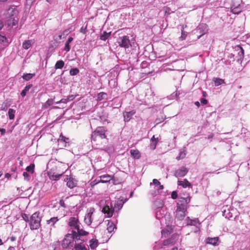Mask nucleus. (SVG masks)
<instances>
[{
    "label": "nucleus",
    "instance_id": "32",
    "mask_svg": "<svg viewBox=\"0 0 250 250\" xmlns=\"http://www.w3.org/2000/svg\"><path fill=\"white\" fill-rule=\"evenodd\" d=\"M235 48L236 50L238 52V55L240 57H243L244 56V51L242 47L240 46H237Z\"/></svg>",
    "mask_w": 250,
    "mask_h": 250
},
{
    "label": "nucleus",
    "instance_id": "38",
    "mask_svg": "<svg viewBox=\"0 0 250 250\" xmlns=\"http://www.w3.org/2000/svg\"><path fill=\"white\" fill-rule=\"evenodd\" d=\"M34 167L35 166L34 164H31L30 166L26 167V170L29 172L33 173L34 172Z\"/></svg>",
    "mask_w": 250,
    "mask_h": 250
},
{
    "label": "nucleus",
    "instance_id": "5",
    "mask_svg": "<svg viewBox=\"0 0 250 250\" xmlns=\"http://www.w3.org/2000/svg\"><path fill=\"white\" fill-rule=\"evenodd\" d=\"M72 233L73 235H75V242H83L84 240L81 237L86 235L88 233L87 231L81 229L80 226L76 230H72Z\"/></svg>",
    "mask_w": 250,
    "mask_h": 250
},
{
    "label": "nucleus",
    "instance_id": "54",
    "mask_svg": "<svg viewBox=\"0 0 250 250\" xmlns=\"http://www.w3.org/2000/svg\"><path fill=\"white\" fill-rule=\"evenodd\" d=\"M70 100V99H69V98H66V99L63 98L60 101V102H62V103L66 104Z\"/></svg>",
    "mask_w": 250,
    "mask_h": 250
},
{
    "label": "nucleus",
    "instance_id": "10",
    "mask_svg": "<svg viewBox=\"0 0 250 250\" xmlns=\"http://www.w3.org/2000/svg\"><path fill=\"white\" fill-rule=\"evenodd\" d=\"M178 239V235L177 234H173L172 235V236L169 238L167 239L166 240H165L163 242V245L164 246H172L174 245Z\"/></svg>",
    "mask_w": 250,
    "mask_h": 250
},
{
    "label": "nucleus",
    "instance_id": "31",
    "mask_svg": "<svg viewBox=\"0 0 250 250\" xmlns=\"http://www.w3.org/2000/svg\"><path fill=\"white\" fill-rule=\"evenodd\" d=\"M32 86V84H29L26 85L24 88L21 91V94L22 97H24L26 94V92L30 89V88Z\"/></svg>",
    "mask_w": 250,
    "mask_h": 250
},
{
    "label": "nucleus",
    "instance_id": "47",
    "mask_svg": "<svg viewBox=\"0 0 250 250\" xmlns=\"http://www.w3.org/2000/svg\"><path fill=\"white\" fill-rule=\"evenodd\" d=\"M84 221L87 225H90L92 223V220H90L88 218H87L85 216L84 217Z\"/></svg>",
    "mask_w": 250,
    "mask_h": 250
},
{
    "label": "nucleus",
    "instance_id": "16",
    "mask_svg": "<svg viewBox=\"0 0 250 250\" xmlns=\"http://www.w3.org/2000/svg\"><path fill=\"white\" fill-rule=\"evenodd\" d=\"M218 240V238L217 237L214 238L208 237L206 239V243L207 244H209L213 246H215L217 244Z\"/></svg>",
    "mask_w": 250,
    "mask_h": 250
},
{
    "label": "nucleus",
    "instance_id": "34",
    "mask_svg": "<svg viewBox=\"0 0 250 250\" xmlns=\"http://www.w3.org/2000/svg\"><path fill=\"white\" fill-rule=\"evenodd\" d=\"M53 100L52 99H49L43 104V107L44 108H47L49 106L53 104Z\"/></svg>",
    "mask_w": 250,
    "mask_h": 250
},
{
    "label": "nucleus",
    "instance_id": "37",
    "mask_svg": "<svg viewBox=\"0 0 250 250\" xmlns=\"http://www.w3.org/2000/svg\"><path fill=\"white\" fill-rule=\"evenodd\" d=\"M58 220L59 219H58L57 217H53L51 218L49 220H47V223L48 224H51L52 226H54L55 223L57 222Z\"/></svg>",
    "mask_w": 250,
    "mask_h": 250
},
{
    "label": "nucleus",
    "instance_id": "39",
    "mask_svg": "<svg viewBox=\"0 0 250 250\" xmlns=\"http://www.w3.org/2000/svg\"><path fill=\"white\" fill-rule=\"evenodd\" d=\"M66 137L62 136V135H61L60 136V138L59 139H58V143H59V145L61 146H62V145L64 143V142H65V139L64 138H65Z\"/></svg>",
    "mask_w": 250,
    "mask_h": 250
},
{
    "label": "nucleus",
    "instance_id": "58",
    "mask_svg": "<svg viewBox=\"0 0 250 250\" xmlns=\"http://www.w3.org/2000/svg\"><path fill=\"white\" fill-rule=\"evenodd\" d=\"M0 132H1V135H3L5 133V129L0 128Z\"/></svg>",
    "mask_w": 250,
    "mask_h": 250
},
{
    "label": "nucleus",
    "instance_id": "14",
    "mask_svg": "<svg viewBox=\"0 0 250 250\" xmlns=\"http://www.w3.org/2000/svg\"><path fill=\"white\" fill-rule=\"evenodd\" d=\"M83 242H75L74 248L73 250H89L86 248L84 245L82 244Z\"/></svg>",
    "mask_w": 250,
    "mask_h": 250
},
{
    "label": "nucleus",
    "instance_id": "30",
    "mask_svg": "<svg viewBox=\"0 0 250 250\" xmlns=\"http://www.w3.org/2000/svg\"><path fill=\"white\" fill-rule=\"evenodd\" d=\"M111 34V32H106L104 31L103 33L100 36V39L103 41H105Z\"/></svg>",
    "mask_w": 250,
    "mask_h": 250
},
{
    "label": "nucleus",
    "instance_id": "2",
    "mask_svg": "<svg viewBox=\"0 0 250 250\" xmlns=\"http://www.w3.org/2000/svg\"><path fill=\"white\" fill-rule=\"evenodd\" d=\"M124 203H122L121 201H117L114 203V208H113L112 205L111 203V207L108 204H106L102 209V212L107 214V217H110L113 215V212L114 211H118L123 207Z\"/></svg>",
    "mask_w": 250,
    "mask_h": 250
},
{
    "label": "nucleus",
    "instance_id": "26",
    "mask_svg": "<svg viewBox=\"0 0 250 250\" xmlns=\"http://www.w3.org/2000/svg\"><path fill=\"white\" fill-rule=\"evenodd\" d=\"M32 43L33 42L32 40L25 41L22 43V47L25 49H28L31 47Z\"/></svg>",
    "mask_w": 250,
    "mask_h": 250
},
{
    "label": "nucleus",
    "instance_id": "49",
    "mask_svg": "<svg viewBox=\"0 0 250 250\" xmlns=\"http://www.w3.org/2000/svg\"><path fill=\"white\" fill-rule=\"evenodd\" d=\"M8 11L9 12L11 11V16H14L17 13V10L16 9H15V8H10V9H9Z\"/></svg>",
    "mask_w": 250,
    "mask_h": 250
},
{
    "label": "nucleus",
    "instance_id": "12",
    "mask_svg": "<svg viewBox=\"0 0 250 250\" xmlns=\"http://www.w3.org/2000/svg\"><path fill=\"white\" fill-rule=\"evenodd\" d=\"M187 210H183V209H181L179 208H177L176 211L175 218H177L179 220H183L186 216L185 212Z\"/></svg>",
    "mask_w": 250,
    "mask_h": 250
},
{
    "label": "nucleus",
    "instance_id": "61",
    "mask_svg": "<svg viewBox=\"0 0 250 250\" xmlns=\"http://www.w3.org/2000/svg\"><path fill=\"white\" fill-rule=\"evenodd\" d=\"M11 176V174H10L9 173H6L5 174V177L8 178H9Z\"/></svg>",
    "mask_w": 250,
    "mask_h": 250
},
{
    "label": "nucleus",
    "instance_id": "1",
    "mask_svg": "<svg viewBox=\"0 0 250 250\" xmlns=\"http://www.w3.org/2000/svg\"><path fill=\"white\" fill-rule=\"evenodd\" d=\"M105 129L103 126L97 127L96 130L91 134V142L92 146L96 149H103L102 146L103 142L102 140L106 138L105 135Z\"/></svg>",
    "mask_w": 250,
    "mask_h": 250
},
{
    "label": "nucleus",
    "instance_id": "29",
    "mask_svg": "<svg viewBox=\"0 0 250 250\" xmlns=\"http://www.w3.org/2000/svg\"><path fill=\"white\" fill-rule=\"evenodd\" d=\"M35 75V73H26L24 74L22 76V78L25 81H29L31 79L33 78V76Z\"/></svg>",
    "mask_w": 250,
    "mask_h": 250
},
{
    "label": "nucleus",
    "instance_id": "40",
    "mask_svg": "<svg viewBox=\"0 0 250 250\" xmlns=\"http://www.w3.org/2000/svg\"><path fill=\"white\" fill-rule=\"evenodd\" d=\"M224 83V80L223 79H221L216 78L214 80V83H215V85L216 86H218Z\"/></svg>",
    "mask_w": 250,
    "mask_h": 250
},
{
    "label": "nucleus",
    "instance_id": "35",
    "mask_svg": "<svg viewBox=\"0 0 250 250\" xmlns=\"http://www.w3.org/2000/svg\"><path fill=\"white\" fill-rule=\"evenodd\" d=\"M15 110L12 109V108H10L8 110V116H9V118L10 120H12L14 118V117H15Z\"/></svg>",
    "mask_w": 250,
    "mask_h": 250
},
{
    "label": "nucleus",
    "instance_id": "50",
    "mask_svg": "<svg viewBox=\"0 0 250 250\" xmlns=\"http://www.w3.org/2000/svg\"><path fill=\"white\" fill-rule=\"evenodd\" d=\"M6 41L7 39L5 37L0 35V43L5 42H6Z\"/></svg>",
    "mask_w": 250,
    "mask_h": 250
},
{
    "label": "nucleus",
    "instance_id": "23",
    "mask_svg": "<svg viewBox=\"0 0 250 250\" xmlns=\"http://www.w3.org/2000/svg\"><path fill=\"white\" fill-rule=\"evenodd\" d=\"M134 112L130 111V112H126L124 113V117L125 119V122H128L131 119V116L134 114Z\"/></svg>",
    "mask_w": 250,
    "mask_h": 250
},
{
    "label": "nucleus",
    "instance_id": "36",
    "mask_svg": "<svg viewBox=\"0 0 250 250\" xmlns=\"http://www.w3.org/2000/svg\"><path fill=\"white\" fill-rule=\"evenodd\" d=\"M69 73L71 76H75L79 73V70L77 68H71Z\"/></svg>",
    "mask_w": 250,
    "mask_h": 250
},
{
    "label": "nucleus",
    "instance_id": "13",
    "mask_svg": "<svg viewBox=\"0 0 250 250\" xmlns=\"http://www.w3.org/2000/svg\"><path fill=\"white\" fill-rule=\"evenodd\" d=\"M242 9V6L239 4L236 5L234 3H233L231 7V11L235 14H239Z\"/></svg>",
    "mask_w": 250,
    "mask_h": 250
},
{
    "label": "nucleus",
    "instance_id": "15",
    "mask_svg": "<svg viewBox=\"0 0 250 250\" xmlns=\"http://www.w3.org/2000/svg\"><path fill=\"white\" fill-rule=\"evenodd\" d=\"M186 147H183L180 150L179 155L178 157H176V159L177 160H179L180 159H184L186 156Z\"/></svg>",
    "mask_w": 250,
    "mask_h": 250
},
{
    "label": "nucleus",
    "instance_id": "18",
    "mask_svg": "<svg viewBox=\"0 0 250 250\" xmlns=\"http://www.w3.org/2000/svg\"><path fill=\"white\" fill-rule=\"evenodd\" d=\"M130 152L134 158L139 159L141 157V153L138 150L131 149Z\"/></svg>",
    "mask_w": 250,
    "mask_h": 250
},
{
    "label": "nucleus",
    "instance_id": "45",
    "mask_svg": "<svg viewBox=\"0 0 250 250\" xmlns=\"http://www.w3.org/2000/svg\"><path fill=\"white\" fill-rule=\"evenodd\" d=\"M64 139L65 141L64 142L62 145V146L67 147L69 146V139L68 138L66 137L65 138H64Z\"/></svg>",
    "mask_w": 250,
    "mask_h": 250
},
{
    "label": "nucleus",
    "instance_id": "59",
    "mask_svg": "<svg viewBox=\"0 0 250 250\" xmlns=\"http://www.w3.org/2000/svg\"><path fill=\"white\" fill-rule=\"evenodd\" d=\"M160 214V211H157L156 212V218H160V217L159 216V214Z\"/></svg>",
    "mask_w": 250,
    "mask_h": 250
},
{
    "label": "nucleus",
    "instance_id": "53",
    "mask_svg": "<svg viewBox=\"0 0 250 250\" xmlns=\"http://www.w3.org/2000/svg\"><path fill=\"white\" fill-rule=\"evenodd\" d=\"M177 197V194L176 191H173L171 193V198L173 199H176Z\"/></svg>",
    "mask_w": 250,
    "mask_h": 250
},
{
    "label": "nucleus",
    "instance_id": "3",
    "mask_svg": "<svg viewBox=\"0 0 250 250\" xmlns=\"http://www.w3.org/2000/svg\"><path fill=\"white\" fill-rule=\"evenodd\" d=\"M42 216L39 211L34 213L30 217V228L32 230L38 229L41 227Z\"/></svg>",
    "mask_w": 250,
    "mask_h": 250
},
{
    "label": "nucleus",
    "instance_id": "8",
    "mask_svg": "<svg viewBox=\"0 0 250 250\" xmlns=\"http://www.w3.org/2000/svg\"><path fill=\"white\" fill-rule=\"evenodd\" d=\"M69 225L72 230H76L80 226V223L78 218L75 217H70L69 221Z\"/></svg>",
    "mask_w": 250,
    "mask_h": 250
},
{
    "label": "nucleus",
    "instance_id": "25",
    "mask_svg": "<svg viewBox=\"0 0 250 250\" xmlns=\"http://www.w3.org/2000/svg\"><path fill=\"white\" fill-rule=\"evenodd\" d=\"M198 223V219H190L189 217H188L187 225L196 226Z\"/></svg>",
    "mask_w": 250,
    "mask_h": 250
},
{
    "label": "nucleus",
    "instance_id": "7",
    "mask_svg": "<svg viewBox=\"0 0 250 250\" xmlns=\"http://www.w3.org/2000/svg\"><path fill=\"white\" fill-rule=\"evenodd\" d=\"M118 43L121 47L125 48H128L130 45L129 37L127 36H123L120 39V41L118 42Z\"/></svg>",
    "mask_w": 250,
    "mask_h": 250
},
{
    "label": "nucleus",
    "instance_id": "9",
    "mask_svg": "<svg viewBox=\"0 0 250 250\" xmlns=\"http://www.w3.org/2000/svg\"><path fill=\"white\" fill-rule=\"evenodd\" d=\"M188 171V169L185 167H182L176 170L174 172V176L176 177H182L185 176Z\"/></svg>",
    "mask_w": 250,
    "mask_h": 250
},
{
    "label": "nucleus",
    "instance_id": "19",
    "mask_svg": "<svg viewBox=\"0 0 250 250\" xmlns=\"http://www.w3.org/2000/svg\"><path fill=\"white\" fill-rule=\"evenodd\" d=\"M100 180H98V181L96 182L95 184H96L100 182L106 183L107 182L111 180V177L108 175L102 176L100 177Z\"/></svg>",
    "mask_w": 250,
    "mask_h": 250
},
{
    "label": "nucleus",
    "instance_id": "4",
    "mask_svg": "<svg viewBox=\"0 0 250 250\" xmlns=\"http://www.w3.org/2000/svg\"><path fill=\"white\" fill-rule=\"evenodd\" d=\"M74 241L75 242V235H73L72 233L67 234L62 240V246L63 248L67 249L73 246Z\"/></svg>",
    "mask_w": 250,
    "mask_h": 250
},
{
    "label": "nucleus",
    "instance_id": "21",
    "mask_svg": "<svg viewBox=\"0 0 250 250\" xmlns=\"http://www.w3.org/2000/svg\"><path fill=\"white\" fill-rule=\"evenodd\" d=\"M114 229H116L115 224L112 222H108L107 224V230L111 233L113 232Z\"/></svg>",
    "mask_w": 250,
    "mask_h": 250
},
{
    "label": "nucleus",
    "instance_id": "43",
    "mask_svg": "<svg viewBox=\"0 0 250 250\" xmlns=\"http://www.w3.org/2000/svg\"><path fill=\"white\" fill-rule=\"evenodd\" d=\"M157 142L158 141H152L150 142V146L152 149L154 150L155 149Z\"/></svg>",
    "mask_w": 250,
    "mask_h": 250
},
{
    "label": "nucleus",
    "instance_id": "33",
    "mask_svg": "<svg viewBox=\"0 0 250 250\" xmlns=\"http://www.w3.org/2000/svg\"><path fill=\"white\" fill-rule=\"evenodd\" d=\"M95 209L93 208H89L88 212L85 215V216L88 218L90 220L92 221V214L94 211Z\"/></svg>",
    "mask_w": 250,
    "mask_h": 250
},
{
    "label": "nucleus",
    "instance_id": "55",
    "mask_svg": "<svg viewBox=\"0 0 250 250\" xmlns=\"http://www.w3.org/2000/svg\"><path fill=\"white\" fill-rule=\"evenodd\" d=\"M86 26L84 27L83 26L80 29V32L83 34H85L86 33Z\"/></svg>",
    "mask_w": 250,
    "mask_h": 250
},
{
    "label": "nucleus",
    "instance_id": "57",
    "mask_svg": "<svg viewBox=\"0 0 250 250\" xmlns=\"http://www.w3.org/2000/svg\"><path fill=\"white\" fill-rule=\"evenodd\" d=\"M60 203L62 207H64V208L65 207L64 202L63 200H60Z\"/></svg>",
    "mask_w": 250,
    "mask_h": 250
},
{
    "label": "nucleus",
    "instance_id": "42",
    "mask_svg": "<svg viewBox=\"0 0 250 250\" xmlns=\"http://www.w3.org/2000/svg\"><path fill=\"white\" fill-rule=\"evenodd\" d=\"M66 185L70 188H72L75 186V183L70 179L67 182Z\"/></svg>",
    "mask_w": 250,
    "mask_h": 250
},
{
    "label": "nucleus",
    "instance_id": "46",
    "mask_svg": "<svg viewBox=\"0 0 250 250\" xmlns=\"http://www.w3.org/2000/svg\"><path fill=\"white\" fill-rule=\"evenodd\" d=\"M169 234H170V232L168 231L167 230L163 229L162 231V235L164 236L165 237L167 236L168 235H169Z\"/></svg>",
    "mask_w": 250,
    "mask_h": 250
},
{
    "label": "nucleus",
    "instance_id": "63",
    "mask_svg": "<svg viewBox=\"0 0 250 250\" xmlns=\"http://www.w3.org/2000/svg\"><path fill=\"white\" fill-rule=\"evenodd\" d=\"M158 186V189H163L164 188V186L163 185H161V184H160V185H159Z\"/></svg>",
    "mask_w": 250,
    "mask_h": 250
},
{
    "label": "nucleus",
    "instance_id": "51",
    "mask_svg": "<svg viewBox=\"0 0 250 250\" xmlns=\"http://www.w3.org/2000/svg\"><path fill=\"white\" fill-rule=\"evenodd\" d=\"M23 177H24L25 179H26L27 181L29 180V175L27 173V172H24L23 173Z\"/></svg>",
    "mask_w": 250,
    "mask_h": 250
},
{
    "label": "nucleus",
    "instance_id": "52",
    "mask_svg": "<svg viewBox=\"0 0 250 250\" xmlns=\"http://www.w3.org/2000/svg\"><path fill=\"white\" fill-rule=\"evenodd\" d=\"M152 182H153V184H154L155 186H159V185H160V182H159L158 180H157V179H154L153 180Z\"/></svg>",
    "mask_w": 250,
    "mask_h": 250
},
{
    "label": "nucleus",
    "instance_id": "28",
    "mask_svg": "<svg viewBox=\"0 0 250 250\" xmlns=\"http://www.w3.org/2000/svg\"><path fill=\"white\" fill-rule=\"evenodd\" d=\"M98 241L97 240L92 239L90 241L89 247L91 249H94L98 246Z\"/></svg>",
    "mask_w": 250,
    "mask_h": 250
},
{
    "label": "nucleus",
    "instance_id": "11",
    "mask_svg": "<svg viewBox=\"0 0 250 250\" xmlns=\"http://www.w3.org/2000/svg\"><path fill=\"white\" fill-rule=\"evenodd\" d=\"M208 30V25L206 24L202 23L197 27L196 32L201 34L199 38L201 36L204 35Z\"/></svg>",
    "mask_w": 250,
    "mask_h": 250
},
{
    "label": "nucleus",
    "instance_id": "22",
    "mask_svg": "<svg viewBox=\"0 0 250 250\" xmlns=\"http://www.w3.org/2000/svg\"><path fill=\"white\" fill-rule=\"evenodd\" d=\"M154 207L156 208H160L163 207L164 202L162 200L158 199H156L154 202Z\"/></svg>",
    "mask_w": 250,
    "mask_h": 250
},
{
    "label": "nucleus",
    "instance_id": "24",
    "mask_svg": "<svg viewBox=\"0 0 250 250\" xmlns=\"http://www.w3.org/2000/svg\"><path fill=\"white\" fill-rule=\"evenodd\" d=\"M73 40V38L72 37H69V38L68 39L67 41H66V42H65V46H64V50L66 51V52H68L70 49V47L69 46V43Z\"/></svg>",
    "mask_w": 250,
    "mask_h": 250
},
{
    "label": "nucleus",
    "instance_id": "60",
    "mask_svg": "<svg viewBox=\"0 0 250 250\" xmlns=\"http://www.w3.org/2000/svg\"><path fill=\"white\" fill-rule=\"evenodd\" d=\"M152 141H158V138H155L154 135H153L150 139V142Z\"/></svg>",
    "mask_w": 250,
    "mask_h": 250
},
{
    "label": "nucleus",
    "instance_id": "48",
    "mask_svg": "<svg viewBox=\"0 0 250 250\" xmlns=\"http://www.w3.org/2000/svg\"><path fill=\"white\" fill-rule=\"evenodd\" d=\"M9 106V105H7V103L5 101L2 104L1 109L2 110H6Z\"/></svg>",
    "mask_w": 250,
    "mask_h": 250
},
{
    "label": "nucleus",
    "instance_id": "27",
    "mask_svg": "<svg viewBox=\"0 0 250 250\" xmlns=\"http://www.w3.org/2000/svg\"><path fill=\"white\" fill-rule=\"evenodd\" d=\"M64 65V62L63 61L60 60L57 62L55 65V68L56 69H61L62 68Z\"/></svg>",
    "mask_w": 250,
    "mask_h": 250
},
{
    "label": "nucleus",
    "instance_id": "62",
    "mask_svg": "<svg viewBox=\"0 0 250 250\" xmlns=\"http://www.w3.org/2000/svg\"><path fill=\"white\" fill-rule=\"evenodd\" d=\"M156 124H159L161 122V119H157L156 120Z\"/></svg>",
    "mask_w": 250,
    "mask_h": 250
},
{
    "label": "nucleus",
    "instance_id": "6",
    "mask_svg": "<svg viewBox=\"0 0 250 250\" xmlns=\"http://www.w3.org/2000/svg\"><path fill=\"white\" fill-rule=\"evenodd\" d=\"M180 200L177 203V208L183 209V210H187V205L190 202V197L187 196L186 197H180Z\"/></svg>",
    "mask_w": 250,
    "mask_h": 250
},
{
    "label": "nucleus",
    "instance_id": "56",
    "mask_svg": "<svg viewBox=\"0 0 250 250\" xmlns=\"http://www.w3.org/2000/svg\"><path fill=\"white\" fill-rule=\"evenodd\" d=\"M200 102L204 105L208 103L207 100L204 98H201L200 100Z\"/></svg>",
    "mask_w": 250,
    "mask_h": 250
},
{
    "label": "nucleus",
    "instance_id": "20",
    "mask_svg": "<svg viewBox=\"0 0 250 250\" xmlns=\"http://www.w3.org/2000/svg\"><path fill=\"white\" fill-rule=\"evenodd\" d=\"M63 172H62V173L58 174H54L51 173V172L48 173V175L49 177V178L52 180H58L60 177L62 175Z\"/></svg>",
    "mask_w": 250,
    "mask_h": 250
},
{
    "label": "nucleus",
    "instance_id": "64",
    "mask_svg": "<svg viewBox=\"0 0 250 250\" xmlns=\"http://www.w3.org/2000/svg\"><path fill=\"white\" fill-rule=\"evenodd\" d=\"M8 250H15V248L13 247H10Z\"/></svg>",
    "mask_w": 250,
    "mask_h": 250
},
{
    "label": "nucleus",
    "instance_id": "17",
    "mask_svg": "<svg viewBox=\"0 0 250 250\" xmlns=\"http://www.w3.org/2000/svg\"><path fill=\"white\" fill-rule=\"evenodd\" d=\"M178 185L182 186L184 188L191 186V184L186 179H185L184 181H178Z\"/></svg>",
    "mask_w": 250,
    "mask_h": 250
},
{
    "label": "nucleus",
    "instance_id": "44",
    "mask_svg": "<svg viewBox=\"0 0 250 250\" xmlns=\"http://www.w3.org/2000/svg\"><path fill=\"white\" fill-rule=\"evenodd\" d=\"M22 217L25 222H29L30 223V218L28 214L23 213L22 214Z\"/></svg>",
    "mask_w": 250,
    "mask_h": 250
},
{
    "label": "nucleus",
    "instance_id": "41",
    "mask_svg": "<svg viewBox=\"0 0 250 250\" xmlns=\"http://www.w3.org/2000/svg\"><path fill=\"white\" fill-rule=\"evenodd\" d=\"M187 36V33L184 31V27L183 26V29L181 30V36L180 37V40L183 41L186 39Z\"/></svg>",
    "mask_w": 250,
    "mask_h": 250
}]
</instances>
